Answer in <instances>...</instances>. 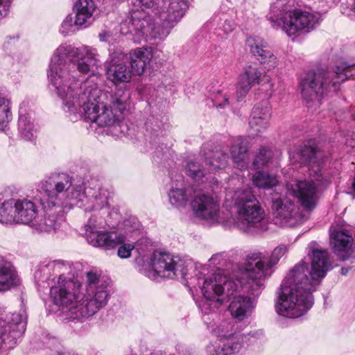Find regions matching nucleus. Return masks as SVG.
<instances>
[{"label":"nucleus","mask_w":355,"mask_h":355,"mask_svg":"<svg viewBox=\"0 0 355 355\" xmlns=\"http://www.w3.org/2000/svg\"><path fill=\"white\" fill-rule=\"evenodd\" d=\"M101 63L96 48L62 44L54 51L48 71L50 85L62 100L64 110L71 121L82 117L100 127L121 130V115L101 96V90L91 80L79 83L80 74L92 72Z\"/></svg>","instance_id":"f257e3e1"},{"label":"nucleus","mask_w":355,"mask_h":355,"mask_svg":"<svg viewBox=\"0 0 355 355\" xmlns=\"http://www.w3.org/2000/svg\"><path fill=\"white\" fill-rule=\"evenodd\" d=\"M69 263L61 261L43 263L35 272L37 282L47 283L53 302L67 313V319L83 320L104 308L111 297L110 280L93 271L86 273L83 286L67 275Z\"/></svg>","instance_id":"f03ea898"},{"label":"nucleus","mask_w":355,"mask_h":355,"mask_svg":"<svg viewBox=\"0 0 355 355\" xmlns=\"http://www.w3.org/2000/svg\"><path fill=\"white\" fill-rule=\"evenodd\" d=\"M35 200L44 215L36 218L32 227L38 232L56 231L63 220L64 209L76 206L86 211L102 208L107 203V191L96 187H85L84 181L66 173H53L37 185Z\"/></svg>","instance_id":"7ed1b4c3"},{"label":"nucleus","mask_w":355,"mask_h":355,"mask_svg":"<svg viewBox=\"0 0 355 355\" xmlns=\"http://www.w3.org/2000/svg\"><path fill=\"white\" fill-rule=\"evenodd\" d=\"M315 245V242L309 244L307 257L297 263L283 280L276 304L279 315L297 318L313 306L312 292L332 268L327 251Z\"/></svg>","instance_id":"20e7f679"},{"label":"nucleus","mask_w":355,"mask_h":355,"mask_svg":"<svg viewBox=\"0 0 355 355\" xmlns=\"http://www.w3.org/2000/svg\"><path fill=\"white\" fill-rule=\"evenodd\" d=\"M189 0H130L141 10H134L130 17L121 21L120 31L131 35L141 43L152 39L164 40L181 20Z\"/></svg>","instance_id":"39448f33"},{"label":"nucleus","mask_w":355,"mask_h":355,"mask_svg":"<svg viewBox=\"0 0 355 355\" xmlns=\"http://www.w3.org/2000/svg\"><path fill=\"white\" fill-rule=\"evenodd\" d=\"M293 158L300 164L309 165V179L288 182L286 194L298 198L304 207L311 209L316 205L318 192L330 182L329 173L322 167L324 153L314 141L309 140L299 147Z\"/></svg>","instance_id":"423d86ee"},{"label":"nucleus","mask_w":355,"mask_h":355,"mask_svg":"<svg viewBox=\"0 0 355 355\" xmlns=\"http://www.w3.org/2000/svg\"><path fill=\"white\" fill-rule=\"evenodd\" d=\"M200 273L196 274V277L203 295V299L198 304L202 315L214 313L225 302L230 300L239 288H242L245 293L250 295L243 287V284L248 280V277L243 276L245 270L240 275L236 276V279L221 270L209 275H202V272Z\"/></svg>","instance_id":"0eeeda50"},{"label":"nucleus","mask_w":355,"mask_h":355,"mask_svg":"<svg viewBox=\"0 0 355 355\" xmlns=\"http://www.w3.org/2000/svg\"><path fill=\"white\" fill-rule=\"evenodd\" d=\"M85 187H96L98 190L100 187L107 192V203L101 209L92 210L95 213L88 219L84 225L85 237L91 245L96 248H103L106 250L113 249L124 242V236L116 232H107L102 230L107 226L114 227L116 222L120 219V215L117 211H109L110 192L102 187L96 180L88 182ZM87 211L85 209H83Z\"/></svg>","instance_id":"6e6552de"},{"label":"nucleus","mask_w":355,"mask_h":355,"mask_svg":"<svg viewBox=\"0 0 355 355\" xmlns=\"http://www.w3.org/2000/svg\"><path fill=\"white\" fill-rule=\"evenodd\" d=\"M232 198L235 212L234 225L249 234L262 232L265 211L251 188L235 191Z\"/></svg>","instance_id":"1a4fd4ad"},{"label":"nucleus","mask_w":355,"mask_h":355,"mask_svg":"<svg viewBox=\"0 0 355 355\" xmlns=\"http://www.w3.org/2000/svg\"><path fill=\"white\" fill-rule=\"evenodd\" d=\"M286 251V247L282 245L274 249L270 257L259 252H252L247 257L243 276H246L248 280L243 287L250 295L256 297L261 294L264 279L272 275V267Z\"/></svg>","instance_id":"9d476101"},{"label":"nucleus","mask_w":355,"mask_h":355,"mask_svg":"<svg viewBox=\"0 0 355 355\" xmlns=\"http://www.w3.org/2000/svg\"><path fill=\"white\" fill-rule=\"evenodd\" d=\"M340 78L334 74L318 69L309 71L300 81L301 94L306 102L320 104L323 96L329 92L336 91Z\"/></svg>","instance_id":"9b49d317"},{"label":"nucleus","mask_w":355,"mask_h":355,"mask_svg":"<svg viewBox=\"0 0 355 355\" xmlns=\"http://www.w3.org/2000/svg\"><path fill=\"white\" fill-rule=\"evenodd\" d=\"M26 317L23 313H6L0 307V355L15 348L26 330Z\"/></svg>","instance_id":"f8f14e48"},{"label":"nucleus","mask_w":355,"mask_h":355,"mask_svg":"<svg viewBox=\"0 0 355 355\" xmlns=\"http://www.w3.org/2000/svg\"><path fill=\"white\" fill-rule=\"evenodd\" d=\"M189 263L184 259L170 253L155 252L151 258L153 272L147 275L154 279L159 276L169 279L186 278Z\"/></svg>","instance_id":"ddd939ff"},{"label":"nucleus","mask_w":355,"mask_h":355,"mask_svg":"<svg viewBox=\"0 0 355 355\" xmlns=\"http://www.w3.org/2000/svg\"><path fill=\"white\" fill-rule=\"evenodd\" d=\"M272 210L276 225L295 227L302 222L303 218L300 213V208L288 198L272 197Z\"/></svg>","instance_id":"4468645a"},{"label":"nucleus","mask_w":355,"mask_h":355,"mask_svg":"<svg viewBox=\"0 0 355 355\" xmlns=\"http://www.w3.org/2000/svg\"><path fill=\"white\" fill-rule=\"evenodd\" d=\"M272 210L276 225L295 227L302 222L303 218L300 213V208L288 198L272 197Z\"/></svg>","instance_id":"2eb2a0df"},{"label":"nucleus","mask_w":355,"mask_h":355,"mask_svg":"<svg viewBox=\"0 0 355 355\" xmlns=\"http://www.w3.org/2000/svg\"><path fill=\"white\" fill-rule=\"evenodd\" d=\"M128 63V54L121 49L110 50V59L105 67L107 79L116 85L129 83L133 73Z\"/></svg>","instance_id":"dca6fc26"},{"label":"nucleus","mask_w":355,"mask_h":355,"mask_svg":"<svg viewBox=\"0 0 355 355\" xmlns=\"http://www.w3.org/2000/svg\"><path fill=\"white\" fill-rule=\"evenodd\" d=\"M191 206L196 218L210 225L219 223L220 204L208 191L197 194L192 200Z\"/></svg>","instance_id":"f3484780"},{"label":"nucleus","mask_w":355,"mask_h":355,"mask_svg":"<svg viewBox=\"0 0 355 355\" xmlns=\"http://www.w3.org/2000/svg\"><path fill=\"white\" fill-rule=\"evenodd\" d=\"M320 22L318 14H314L300 9H295L290 21L284 26V33L295 40L302 34L307 33L313 30Z\"/></svg>","instance_id":"a211bd4d"},{"label":"nucleus","mask_w":355,"mask_h":355,"mask_svg":"<svg viewBox=\"0 0 355 355\" xmlns=\"http://www.w3.org/2000/svg\"><path fill=\"white\" fill-rule=\"evenodd\" d=\"M186 171L195 182L193 185L199 191L204 189L208 190V187H210L212 192L216 193V189L218 187V182L214 178L211 180V177L209 176L207 166L205 164L204 155H200L195 161H189L186 165Z\"/></svg>","instance_id":"6ab92c4d"},{"label":"nucleus","mask_w":355,"mask_h":355,"mask_svg":"<svg viewBox=\"0 0 355 355\" xmlns=\"http://www.w3.org/2000/svg\"><path fill=\"white\" fill-rule=\"evenodd\" d=\"M197 191L198 189L194 185L186 182L182 175H177L172 178L171 187L168 192L169 202L175 207H184Z\"/></svg>","instance_id":"aec40b11"},{"label":"nucleus","mask_w":355,"mask_h":355,"mask_svg":"<svg viewBox=\"0 0 355 355\" xmlns=\"http://www.w3.org/2000/svg\"><path fill=\"white\" fill-rule=\"evenodd\" d=\"M330 243L334 254L341 261L348 259L355 251V239L346 230H338L331 233Z\"/></svg>","instance_id":"412c9836"},{"label":"nucleus","mask_w":355,"mask_h":355,"mask_svg":"<svg viewBox=\"0 0 355 355\" xmlns=\"http://www.w3.org/2000/svg\"><path fill=\"white\" fill-rule=\"evenodd\" d=\"M248 336L238 333L220 343H210L207 346V355H231L239 353L244 347Z\"/></svg>","instance_id":"4be33fe9"},{"label":"nucleus","mask_w":355,"mask_h":355,"mask_svg":"<svg viewBox=\"0 0 355 355\" xmlns=\"http://www.w3.org/2000/svg\"><path fill=\"white\" fill-rule=\"evenodd\" d=\"M246 44L250 48V52L263 64L265 68L270 70L277 65V58L267 46L266 42L257 36L248 37Z\"/></svg>","instance_id":"5701e85b"},{"label":"nucleus","mask_w":355,"mask_h":355,"mask_svg":"<svg viewBox=\"0 0 355 355\" xmlns=\"http://www.w3.org/2000/svg\"><path fill=\"white\" fill-rule=\"evenodd\" d=\"M293 12L288 0H276L270 5L266 17L274 28L281 29L284 32V26L290 21Z\"/></svg>","instance_id":"b1692460"},{"label":"nucleus","mask_w":355,"mask_h":355,"mask_svg":"<svg viewBox=\"0 0 355 355\" xmlns=\"http://www.w3.org/2000/svg\"><path fill=\"white\" fill-rule=\"evenodd\" d=\"M217 317L216 311H215L214 313H210L209 315H203L202 318L207 328L214 336L217 337L220 342L231 338L232 336L239 333L234 329V323L231 319L223 320L216 322L215 320Z\"/></svg>","instance_id":"393cba45"},{"label":"nucleus","mask_w":355,"mask_h":355,"mask_svg":"<svg viewBox=\"0 0 355 355\" xmlns=\"http://www.w3.org/2000/svg\"><path fill=\"white\" fill-rule=\"evenodd\" d=\"M235 293L229 300L230 304L228 306L232 318L237 321H243L248 318L252 313L256 301L248 296L236 295Z\"/></svg>","instance_id":"a878e982"},{"label":"nucleus","mask_w":355,"mask_h":355,"mask_svg":"<svg viewBox=\"0 0 355 355\" xmlns=\"http://www.w3.org/2000/svg\"><path fill=\"white\" fill-rule=\"evenodd\" d=\"M236 24L234 20L227 15L222 14L214 16L205 26L204 29L207 30L209 37L216 36L218 40L226 39L235 28Z\"/></svg>","instance_id":"bb28decb"},{"label":"nucleus","mask_w":355,"mask_h":355,"mask_svg":"<svg viewBox=\"0 0 355 355\" xmlns=\"http://www.w3.org/2000/svg\"><path fill=\"white\" fill-rule=\"evenodd\" d=\"M261 73L256 67L248 66L244 72L240 75L236 89V101H242L247 95L251 87L260 84Z\"/></svg>","instance_id":"cd10ccee"},{"label":"nucleus","mask_w":355,"mask_h":355,"mask_svg":"<svg viewBox=\"0 0 355 355\" xmlns=\"http://www.w3.org/2000/svg\"><path fill=\"white\" fill-rule=\"evenodd\" d=\"M101 96L102 99H106L107 104L123 115L130 105V92L125 87H116L114 92H103Z\"/></svg>","instance_id":"c85d7f7f"},{"label":"nucleus","mask_w":355,"mask_h":355,"mask_svg":"<svg viewBox=\"0 0 355 355\" xmlns=\"http://www.w3.org/2000/svg\"><path fill=\"white\" fill-rule=\"evenodd\" d=\"M16 223L33 226L37 213L35 204L26 198H15Z\"/></svg>","instance_id":"c756f323"},{"label":"nucleus","mask_w":355,"mask_h":355,"mask_svg":"<svg viewBox=\"0 0 355 355\" xmlns=\"http://www.w3.org/2000/svg\"><path fill=\"white\" fill-rule=\"evenodd\" d=\"M96 6L93 0H77L73 5L76 23L80 27L86 28L94 21Z\"/></svg>","instance_id":"7c9ffc66"},{"label":"nucleus","mask_w":355,"mask_h":355,"mask_svg":"<svg viewBox=\"0 0 355 355\" xmlns=\"http://www.w3.org/2000/svg\"><path fill=\"white\" fill-rule=\"evenodd\" d=\"M19 282L18 274L12 263L0 256V292L11 289Z\"/></svg>","instance_id":"2f4dec72"},{"label":"nucleus","mask_w":355,"mask_h":355,"mask_svg":"<svg viewBox=\"0 0 355 355\" xmlns=\"http://www.w3.org/2000/svg\"><path fill=\"white\" fill-rule=\"evenodd\" d=\"M128 62L133 73L140 76L144 73L146 65L150 62L153 54L149 48H137L128 55Z\"/></svg>","instance_id":"473e14b6"},{"label":"nucleus","mask_w":355,"mask_h":355,"mask_svg":"<svg viewBox=\"0 0 355 355\" xmlns=\"http://www.w3.org/2000/svg\"><path fill=\"white\" fill-rule=\"evenodd\" d=\"M18 133L19 136L26 141H33L37 133L33 113L27 112L22 105L20 106L19 111Z\"/></svg>","instance_id":"72a5a7b5"},{"label":"nucleus","mask_w":355,"mask_h":355,"mask_svg":"<svg viewBox=\"0 0 355 355\" xmlns=\"http://www.w3.org/2000/svg\"><path fill=\"white\" fill-rule=\"evenodd\" d=\"M230 153L234 167L241 171L248 168L249 164L248 141L242 138H237L230 148Z\"/></svg>","instance_id":"f704fd0d"},{"label":"nucleus","mask_w":355,"mask_h":355,"mask_svg":"<svg viewBox=\"0 0 355 355\" xmlns=\"http://www.w3.org/2000/svg\"><path fill=\"white\" fill-rule=\"evenodd\" d=\"M204 159L205 164L207 166V171L211 173L225 168L228 165L230 157L227 153L219 149L205 152Z\"/></svg>","instance_id":"c9c22d12"},{"label":"nucleus","mask_w":355,"mask_h":355,"mask_svg":"<svg viewBox=\"0 0 355 355\" xmlns=\"http://www.w3.org/2000/svg\"><path fill=\"white\" fill-rule=\"evenodd\" d=\"M15 198L5 200L0 205V223L11 225L16 223Z\"/></svg>","instance_id":"e433bc0d"},{"label":"nucleus","mask_w":355,"mask_h":355,"mask_svg":"<svg viewBox=\"0 0 355 355\" xmlns=\"http://www.w3.org/2000/svg\"><path fill=\"white\" fill-rule=\"evenodd\" d=\"M252 182L257 187L263 189H272L279 184L276 176L262 171L255 173L252 177Z\"/></svg>","instance_id":"4c0bfd02"},{"label":"nucleus","mask_w":355,"mask_h":355,"mask_svg":"<svg viewBox=\"0 0 355 355\" xmlns=\"http://www.w3.org/2000/svg\"><path fill=\"white\" fill-rule=\"evenodd\" d=\"M11 119L10 101L3 94L0 93V131H6Z\"/></svg>","instance_id":"58836bf2"},{"label":"nucleus","mask_w":355,"mask_h":355,"mask_svg":"<svg viewBox=\"0 0 355 355\" xmlns=\"http://www.w3.org/2000/svg\"><path fill=\"white\" fill-rule=\"evenodd\" d=\"M273 153L270 149L262 147L259 150V153L256 155L253 165L259 168L262 166H267L272 159Z\"/></svg>","instance_id":"ea45409f"},{"label":"nucleus","mask_w":355,"mask_h":355,"mask_svg":"<svg viewBox=\"0 0 355 355\" xmlns=\"http://www.w3.org/2000/svg\"><path fill=\"white\" fill-rule=\"evenodd\" d=\"M229 89L217 90L214 92V96L212 99L217 109H223L230 105L229 99L230 94Z\"/></svg>","instance_id":"a19ab883"},{"label":"nucleus","mask_w":355,"mask_h":355,"mask_svg":"<svg viewBox=\"0 0 355 355\" xmlns=\"http://www.w3.org/2000/svg\"><path fill=\"white\" fill-rule=\"evenodd\" d=\"M80 25L76 24V19L73 20V17L71 15H68L62 21L60 32L64 35L67 36L74 33L80 28H83Z\"/></svg>","instance_id":"79ce46f5"},{"label":"nucleus","mask_w":355,"mask_h":355,"mask_svg":"<svg viewBox=\"0 0 355 355\" xmlns=\"http://www.w3.org/2000/svg\"><path fill=\"white\" fill-rule=\"evenodd\" d=\"M268 116L266 114L263 119L256 120L250 119L249 125L251 134L253 135H258L260 133L265 132L269 126Z\"/></svg>","instance_id":"37998d69"},{"label":"nucleus","mask_w":355,"mask_h":355,"mask_svg":"<svg viewBox=\"0 0 355 355\" xmlns=\"http://www.w3.org/2000/svg\"><path fill=\"white\" fill-rule=\"evenodd\" d=\"M266 114L268 116V120L270 119V109L268 106L267 102L258 103L255 105L252 109L250 119L260 120L265 118Z\"/></svg>","instance_id":"c03bdc74"},{"label":"nucleus","mask_w":355,"mask_h":355,"mask_svg":"<svg viewBox=\"0 0 355 355\" xmlns=\"http://www.w3.org/2000/svg\"><path fill=\"white\" fill-rule=\"evenodd\" d=\"M355 66V63H349L346 62L344 64H342L341 66L338 67L337 71H329V70H325V71H328L330 73H334L335 75L340 76V78L338 79L339 83L343 82L345 80L349 74H348V69L352 67ZM349 76H352V74H349ZM340 83L337 85V89H338V85Z\"/></svg>","instance_id":"a18cd8bd"},{"label":"nucleus","mask_w":355,"mask_h":355,"mask_svg":"<svg viewBox=\"0 0 355 355\" xmlns=\"http://www.w3.org/2000/svg\"><path fill=\"white\" fill-rule=\"evenodd\" d=\"M134 246L130 243L123 244L118 248L117 254L122 259H126L130 257L131 251Z\"/></svg>","instance_id":"49530a36"},{"label":"nucleus","mask_w":355,"mask_h":355,"mask_svg":"<svg viewBox=\"0 0 355 355\" xmlns=\"http://www.w3.org/2000/svg\"><path fill=\"white\" fill-rule=\"evenodd\" d=\"M125 231L128 232H134L138 229L139 222L136 218H129L124 221Z\"/></svg>","instance_id":"de8ad7c7"},{"label":"nucleus","mask_w":355,"mask_h":355,"mask_svg":"<svg viewBox=\"0 0 355 355\" xmlns=\"http://www.w3.org/2000/svg\"><path fill=\"white\" fill-rule=\"evenodd\" d=\"M11 1L12 0H0V20L8 15Z\"/></svg>","instance_id":"09e8293b"},{"label":"nucleus","mask_w":355,"mask_h":355,"mask_svg":"<svg viewBox=\"0 0 355 355\" xmlns=\"http://www.w3.org/2000/svg\"><path fill=\"white\" fill-rule=\"evenodd\" d=\"M225 254L224 252L216 253L214 254L209 260L210 264L215 266L223 265V262L225 261Z\"/></svg>","instance_id":"8fccbe9b"},{"label":"nucleus","mask_w":355,"mask_h":355,"mask_svg":"<svg viewBox=\"0 0 355 355\" xmlns=\"http://www.w3.org/2000/svg\"><path fill=\"white\" fill-rule=\"evenodd\" d=\"M146 125L147 128H152L155 131H157L161 128L162 123L160 121H158L157 120L155 121V125L153 124L151 122L150 119H148L147 121L146 122Z\"/></svg>","instance_id":"3c124183"},{"label":"nucleus","mask_w":355,"mask_h":355,"mask_svg":"<svg viewBox=\"0 0 355 355\" xmlns=\"http://www.w3.org/2000/svg\"><path fill=\"white\" fill-rule=\"evenodd\" d=\"M345 145L347 146L351 147L352 149H354V150H355V139L354 138L347 139Z\"/></svg>","instance_id":"603ef678"},{"label":"nucleus","mask_w":355,"mask_h":355,"mask_svg":"<svg viewBox=\"0 0 355 355\" xmlns=\"http://www.w3.org/2000/svg\"><path fill=\"white\" fill-rule=\"evenodd\" d=\"M349 15L352 19H355V1L354 2V3L352 6L351 12L349 14Z\"/></svg>","instance_id":"864d4df0"},{"label":"nucleus","mask_w":355,"mask_h":355,"mask_svg":"<svg viewBox=\"0 0 355 355\" xmlns=\"http://www.w3.org/2000/svg\"><path fill=\"white\" fill-rule=\"evenodd\" d=\"M352 194L353 195L354 198H355V176H354V178L352 183Z\"/></svg>","instance_id":"5fc2aeb1"},{"label":"nucleus","mask_w":355,"mask_h":355,"mask_svg":"<svg viewBox=\"0 0 355 355\" xmlns=\"http://www.w3.org/2000/svg\"><path fill=\"white\" fill-rule=\"evenodd\" d=\"M348 270H349L348 268H341V274L343 275H345L348 272Z\"/></svg>","instance_id":"6e6d98bb"},{"label":"nucleus","mask_w":355,"mask_h":355,"mask_svg":"<svg viewBox=\"0 0 355 355\" xmlns=\"http://www.w3.org/2000/svg\"><path fill=\"white\" fill-rule=\"evenodd\" d=\"M156 154L157 155V157H159V155H158L159 154V151L158 150L156 152Z\"/></svg>","instance_id":"4d7b16f0"},{"label":"nucleus","mask_w":355,"mask_h":355,"mask_svg":"<svg viewBox=\"0 0 355 355\" xmlns=\"http://www.w3.org/2000/svg\"><path fill=\"white\" fill-rule=\"evenodd\" d=\"M55 341H56L54 338H52V342L54 343Z\"/></svg>","instance_id":"13d9d810"}]
</instances>
